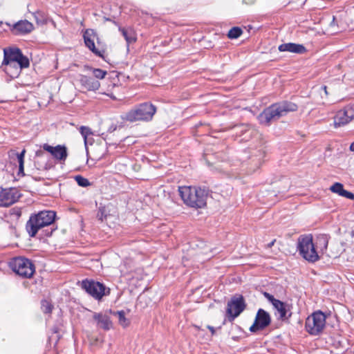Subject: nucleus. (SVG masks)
<instances>
[{
    "label": "nucleus",
    "mask_w": 354,
    "mask_h": 354,
    "mask_svg": "<svg viewBox=\"0 0 354 354\" xmlns=\"http://www.w3.org/2000/svg\"><path fill=\"white\" fill-rule=\"evenodd\" d=\"M207 328L210 330L212 335H214L215 333V329L213 326H207Z\"/></svg>",
    "instance_id": "39"
},
{
    "label": "nucleus",
    "mask_w": 354,
    "mask_h": 354,
    "mask_svg": "<svg viewBox=\"0 0 354 354\" xmlns=\"http://www.w3.org/2000/svg\"><path fill=\"white\" fill-rule=\"evenodd\" d=\"M156 112V107L150 102H144L136 105L127 111L122 119L130 122L137 121H150Z\"/></svg>",
    "instance_id": "4"
},
{
    "label": "nucleus",
    "mask_w": 354,
    "mask_h": 354,
    "mask_svg": "<svg viewBox=\"0 0 354 354\" xmlns=\"http://www.w3.org/2000/svg\"><path fill=\"white\" fill-rule=\"evenodd\" d=\"M93 318L103 329L107 330L111 328L112 324L109 316L102 313H95Z\"/></svg>",
    "instance_id": "20"
},
{
    "label": "nucleus",
    "mask_w": 354,
    "mask_h": 354,
    "mask_svg": "<svg viewBox=\"0 0 354 354\" xmlns=\"http://www.w3.org/2000/svg\"><path fill=\"white\" fill-rule=\"evenodd\" d=\"M26 150H22L20 153H17V157L19 162V172L18 174L24 175V155Z\"/></svg>",
    "instance_id": "25"
},
{
    "label": "nucleus",
    "mask_w": 354,
    "mask_h": 354,
    "mask_svg": "<svg viewBox=\"0 0 354 354\" xmlns=\"http://www.w3.org/2000/svg\"><path fill=\"white\" fill-rule=\"evenodd\" d=\"M271 323L270 314L262 308H259L257 313L253 324L250 327V331L256 333L268 327Z\"/></svg>",
    "instance_id": "12"
},
{
    "label": "nucleus",
    "mask_w": 354,
    "mask_h": 354,
    "mask_svg": "<svg viewBox=\"0 0 354 354\" xmlns=\"http://www.w3.org/2000/svg\"><path fill=\"white\" fill-rule=\"evenodd\" d=\"M326 319V316L321 310L313 313L306 320V330L311 335H319L325 328Z\"/></svg>",
    "instance_id": "6"
},
{
    "label": "nucleus",
    "mask_w": 354,
    "mask_h": 354,
    "mask_svg": "<svg viewBox=\"0 0 354 354\" xmlns=\"http://www.w3.org/2000/svg\"><path fill=\"white\" fill-rule=\"evenodd\" d=\"M330 191L333 193H336L339 196L342 195V193L344 192V186L340 183H334L330 188Z\"/></svg>",
    "instance_id": "29"
},
{
    "label": "nucleus",
    "mask_w": 354,
    "mask_h": 354,
    "mask_svg": "<svg viewBox=\"0 0 354 354\" xmlns=\"http://www.w3.org/2000/svg\"><path fill=\"white\" fill-rule=\"evenodd\" d=\"M273 307L278 311L281 319L288 318L286 315L288 308V304L279 300Z\"/></svg>",
    "instance_id": "23"
},
{
    "label": "nucleus",
    "mask_w": 354,
    "mask_h": 354,
    "mask_svg": "<svg viewBox=\"0 0 354 354\" xmlns=\"http://www.w3.org/2000/svg\"><path fill=\"white\" fill-rule=\"evenodd\" d=\"M44 150L49 152L55 159L59 162H64L68 156L67 148L64 145L52 147L48 144L43 145Z\"/></svg>",
    "instance_id": "14"
},
{
    "label": "nucleus",
    "mask_w": 354,
    "mask_h": 354,
    "mask_svg": "<svg viewBox=\"0 0 354 354\" xmlns=\"http://www.w3.org/2000/svg\"><path fill=\"white\" fill-rule=\"evenodd\" d=\"M41 308L44 313H50L53 306L48 301L44 300L41 301Z\"/></svg>",
    "instance_id": "33"
},
{
    "label": "nucleus",
    "mask_w": 354,
    "mask_h": 354,
    "mask_svg": "<svg viewBox=\"0 0 354 354\" xmlns=\"http://www.w3.org/2000/svg\"><path fill=\"white\" fill-rule=\"evenodd\" d=\"M18 64L20 68H28L30 65L29 59L27 57L24 55L21 52L18 55L17 60L16 62V65Z\"/></svg>",
    "instance_id": "26"
},
{
    "label": "nucleus",
    "mask_w": 354,
    "mask_h": 354,
    "mask_svg": "<svg viewBox=\"0 0 354 354\" xmlns=\"http://www.w3.org/2000/svg\"><path fill=\"white\" fill-rule=\"evenodd\" d=\"M119 30L121 32L128 44L133 43L136 41V38L133 30L119 27Z\"/></svg>",
    "instance_id": "22"
},
{
    "label": "nucleus",
    "mask_w": 354,
    "mask_h": 354,
    "mask_svg": "<svg viewBox=\"0 0 354 354\" xmlns=\"http://www.w3.org/2000/svg\"><path fill=\"white\" fill-rule=\"evenodd\" d=\"M341 196L345 197L346 198L353 200L354 199V194H353L351 192H348L347 190H344V192L342 193Z\"/></svg>",
    "instance_id": "35"
},
{
    "label": "nucleus",
    "mask_w": 354,
    "mask_h": 354,
    "mask_svg": "<svg viewBox=\"0 0 354 354\" xmlns=\"http://www.w3.org/2000/svg\"><path fill=\"white\" fill-rule=\"evenodd\" d=\"M297 248L299 254L309 263H315L320 259L310 234L299 236Z\"/></svg>",
    "instance_id": "5"
},
{
    "label": "nucleus",
    "mask_w": 354,
    "mask_h": 354,
    "mask_svg": "<svg viewBox=\"0 0 354 354\" xmlns=\"http://www.w3.org/2000/svg\"><path fill=\"white\" fill-rule=\"evenodd\" d=\"M21 196L20 192L15 187L2 189L0 192V207H7L13 205Z\"/></svg>",
    "instance_id": "11"
},
{
    "label": "nucleus",
    "mask_w": 354,
    "mask_h": 354,
    "mask_svg": "<svg viewBox=\"0 0 354 354\" xmlns=\"http://www.w3.org/2000/svg\"><path fill=\"white\" fill-rule=\"evenodd\" d=\"M297 109L298 106L295 103L287 100L274 103L259 115L258 120L260 124L270 126L272 122L277 121L290 112L296 111Z\"/></svg>",
    "instance_id": "1"
},
{
    "label": "nucleus",
    "mask_w": 354,
    "mask_h": 354,
    "mask_svg": "<svg viewBox=\"0 0 354 354\" xmlns=\"http://www.w3.org/2000/svg\"><path fill=\"white\" fill-rule=\"evenodd\" d=\"M322 89L324 91L325 94L328 95L327 86L324 85L322 86Z\"/></svg>",
    "instance_id": "41"
},
{
    "label": "nucleus",
    "mask_w": 354,
    "mask_h": 354,
    "mask_svg": "<svg viewBox=\"0 0 354 354\" xmlns=\"http://www.w3.org/2000/svg\"><path fill=\"white\" fill-rule=\"evenodd\" d=\"M178 192L187 206L198 209L206 205L208 191L205 188L183 186L179 187Z\"/></svg>",
    "instance_id": "2"
},
{
    "label": "nucleus",
    "mask_w": 354,
    "mask_h": 354,
    "mask_svg": "<svg viewBox=\"0 0 354 354\" xmlns=\"http://www.w3.org/2000/svg\"><path fill=\"white\" fill-rule=\"evenodd\" d=\"M275 241H276V240H275V239H274V240H273V241H272L270 243H268V245H267V248H272V247L274 245V244Z\"/></svg>",
    "instance_id": "40"
},
{
    "label": "nucleus",
    "mask_w": 354,
    "mask_h": 354,
    "mask_svg": "<svg viewBox=\"0 0 354 354\" xmlns=\"http://www.w3.org/2000/svg\"><path fill=\"white\" fill-rule=\"evenodd\" d=\"M246 304L243 297L241 295L233 296L227 302V314L230 320H234L245 308Z\"/></svg>",
    "instance_id": "9"
},
{
    "label": "nucleus",
    "mask_w": 354,
    "mask_h": 354,
    "mask_svg": "<svg viewBox=\"0 0 354 354\" xmlns=\"http://www.w3.org/2000/svg\"><path fill=\"white\" fill-rule=\"evenodd\" d=\"M44 155V152L41 150H38L36 151V156L37 157L43 156Z\"/></svg>",
    "instance_id": "38"
},
{
    "label": "nucleus",
    "mask_w": 354,
    "mask_h": 354,
    "mask_svg": "<svg viewBox=\"0 0 354 354\" xmlns=\"http://www.w3.org/2000/svg\"><path fill=\"white\" fill-rule=\"evenodd\" d=\"M55 230V228L51 227L50 230H45L43 232H45V236H50L53 234V232Z\"/></svg>",
    "instance_id": "37"
},
{
    "label": "nucleus",
    "mask_w": 354,
    "mask_h": 354,
    "mask_svg": "<svg viewBox=\"0 0 354 354\" xmlns=\"http://www.w3.org/2000/svg\"><path fill=\"white\" fill-rule=\"evenodd\" d=\"M84 41L85 46L96 56L100 57L104 59V53L105 50L104 49L100 50L95 47V39H99L97 37V32L93 29H86L83 34ZM99 44V41H97Z\"/></svg>",
    "instance_id": "10"
},
{
    "label": "nucleus",
    "mask_w": 354,
    "mask_h": 354,
    "mask_svg": "<svg viewBox=\"0 0 354 354\" xmlns=\"http://www.w3.org/2000/svg\"><path fill=\"white\" fill-rule=\"evenodd\" d=\"M93 74L97 79H103L106 75V71L100 68H93Z\"/></svg>",
    "instance_id": "32"
},
{
    "label": "nucleus",
    "mask_w": 354,
    "mask_h": 354,
    "mask_svg": "<svg viewBox=\"0 0 354 354\" xmlns=\"http://www.w3.org/2000/svg\"><path fill=\"white\" fill-rule=\"evenodd\" d=\"M80 132L84 139L85 143H86V138L88 136L92 135L91 130L89 127L82 126L80 128Z\"/></svg>",
    "instance_id": "31"
},
{
    "label": "nucleus",
    "mask_w": 354,
    "mask_h": 354,
    "mask_svg": "<svg viewBox=\"0 0 354 354\" xmlns=\"http://www.w3.org/2000/svg\"><path fill=\"white\" fill-rule=\"evenodd\" d=\"M263 295L272 304L273 306H275L276 303L279 301V299H275L273 295L268 292H265Z\"/></svg>",
    "instance_id": "34"
},
{
    "label": "nucleus",
    "mask_w": 354,
    "mask_h": 354,
    "mask_svg": "<svg viewBox=\"0 0 354 354\" xmlns=\"http://www.w3.org/2000/svg\"><path fill=\"white\" fill-rule=\"evenodd\" d=\"M350 150L354 151V141L350 145Z\"/></svg>",
    "instance_id": "42"
},
{
    "label": "nucleus",
    "mask_w": 354,
    "mask_h": 354,
    "mask_svg": "<svg viewBox=\"0 0 354 354\" xmlns=\"http://www.w3.org/2000/svg\"><path fill=\"white\" fill-rule=\"evenodd\" d=\"M354 119V104L338 111L334 117L335 127L344 126Z\"/></svg>",
    "instance_id": "13"
},
{
    "label": "nucleus",
    "mask_w": 354,
    "mask_h": 354,
    "mask_svg": "<svg viewBox=\"0 0 354 354\" xmlns=\"http://www.w3.org/2000/svg\"><path fill=\"white\" fill-rule=\"evenodd\" d=\"M80 82L82 86L88 91H96L100 86V84L98 80L86 75H81L80 77Z\"/></svg>",
    "instance_id": "19"
},
{
    "label": "nucleus",
    "mask_w": 354,
    "mask_h": 354,
    "mask_svg": "<svg viewBox=\"0 0 354 354\" xmlns=\"http://www.w3.org/2000/svg\"><path fill=\"white\" fill-rule=\"evenodd\" d=\"M243 1L245 3H252L254 1V0H243Z\"/></svg>",
    "instance_id": "43"
},
{
    "label": "nucleus",
    "mask_w": 354,
    "mask_h": 354,
    "mask_svg": "<svg viewBox=\"0 0 354 354\" xmlns=\"http://www.w3.org/2000/svg\"><path fill=\"white\" fill-rule=\"evenodd\" d=\"M33 28L34 26L32 23L27 20H21L12 26L11 31L15 35H25L30 32Z\"/></svg>",
    "instance_id": "16"
},
{
    "label": "nucleus",
    "mask_w": 354,
    "mask_h": 354,
    "mask_svg": "<svg viewBox=\"0 0 354 354\" xmlns=\"http://www.w3.org/2000/svg\"><path fill=\"white\" fill-rule=\"evenodd\" d=\"M32 15L37 24H44L46 23V16L43 12L37 11L32 13Z\"/></svg>",
    "instance_id": "28"
},
{
    "label": "nucleus",
    "mask_w": 354,
    "mask_h": 354,
    "mask_svg": "<svg viewBox=\"0 0 354 354\" xmlns=\"http://www.w3.org/2000/svg\"><path fill=\"white\" fill-rule=\"evenodd\" d=\"M81 288L89 295L97 300H100L104 296L110 294V288L104 284L93 279H84L81 282Z\"/></svg>",
    "instance_id": "8"
},
{
    "label": "nucleus",
    "mask_w": 354,
    "mask_h": 354,
    "mask_svg": "<svg viewBox=\"0 0 354 354\" xmlns=\"http://www.w3.org/2000/svg\"><path fill=\"white\" fill-rule=\"evenodd\" d=\"M279 50L281 52H290L297 54H304L306 52V48L302 44L295 43H285L279 46Z\"/></svg>",
    "instance_id": "18"
},
{
    "label": "nucleus",
    "mask_w": 354,
    "mask_h": 354,
    "mask_svg": "<svg viewBox=\"0 0 354 354\" xmlns=\"http://www.w3.org/2000/svg\"><path fill=\"white\" fill-rule=\"evenodd\" d=\"M113 315L118 317L119 324L123 326L127 327L129 325V321L125 317V313L123 310L113 312Z\"/></svg>",
    "instance_id": "24"
},
{
    "label": "nucleus",
    "mask_w": 354,
    "mask_h": 354,
    "mask_svg": "<svg viewBox=\"0 0 354 354\" xmlns=\"http://www.w3.org/2000/svg\"><path fill=\"white\" fill-rule=\"evenodd\" d=\"M10 266L13 272L24 278H30L35 271L33 263L30 259L21 257L12 259Z\"/></svg>",
    "instance_id": "7"
},
{
    "label": "nucleus",
    "mask_w": 354,
    "mask_h": 354,
    "mask_svg": "<svg viewBox=\"0 0 354 354\" xmlns=\"http://www.w3.org/2000/svg\"><path fill=\"white\" fill-rule=\"evenodd\" d=\"M242 33H243V30L241 28L233 27L229 30V32L227 33V37L232 39H237L242 35Z\"/></svg>",
    "instance_id": "27"
},
{
    "label": "nucleus",
    "mask_w": 354,
    "mask_h": 354,
    "mask_svg": "<svg viewBox=\"0 0 354 354\" xmlns=\"http://www.w3.org/2000/svg\"><path fill=\"white\" fill-rule=\"evenodd\" d=\"M92 150L95 158L97 160H100L104 156L107 148L106 144L99 143L94 145L93 146Z\"/></svg>",
    "instance_id": "21"
},
{
    "label": "nucleus",
    "mask_w": 354,
    "mask_h": 354,
    "mask_svg": "<svg viewBox=\"0 0 354 354\" xmlns=\"http://www.w3.org/2000/svg\"><path fill=\"white\" fill-rule=\"evenodd\" d=\"M21 50L17 47H8L3 48V60L2 65L6 66H15Z\"/></svg>",
    "instance_id": "15"
},
{
    "label": "nucleus",
    "mask_w": 354,
    "mask_h": 354,
    "mask_svg": "<svg viewBox=\"0 0 354 354\" xmlns=\"http://www.w3.org/2000/svg\"><path fill=\"white\" fill-rule=\"evenodd\" d=\"M329 239L330 236L326 234H320L316 236L314 244L318 254H324L326 252Z\"/></svg>",
    "instance_id": "17"
},
{
    "label": "nucleus",
    "mask_w": 354,
    "mask_h": 354,
    "mask_svg": "<svg viewBox=\"0 0 354 354\" xmlns=\"http://www.w3.org/2000/svg\"><path fill=\"white\" fill-rule=\"evenodd\" d=\"M10 214L12 215H15L17 218H19L21 215V212L20 209L13 208V209H11V213Z\"/></svg>",
    "instance_id": "36"
},
{
    "label": "nucleus",
    "mask_w": 354,
    "mask_h": 354,
    "mask_svg": "<svg viewBox=\"0 0 354 354\" xmlns=\"http://www.w3.org/2000/svg\"><path fill=\"white\" fill-rule=\"evenodd\" d=\"M75 179L77 183V185L82 187H86L88 185H90V183L88 180L80 175L76 176L75 177Z\"/></svg>",
    "instance_id": "30"
},
{
    "label": "nucleus",
    "mask_w": 354,
    "mask_h": 354,
    "mask_svg": "<svg viewBox=\"0 0 354 354\" xmlns=\"http://www.w3.org/2000/svg\"><path fill=\"white\" fill-rule=\"evenodd\" d=\"M53 211L44 210L30 214L26 224V230L30 237H35L39 230L50 226L55 218Z\"/></svg>",
    "instance_id": "3"
}]
</instances>
